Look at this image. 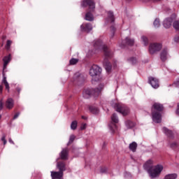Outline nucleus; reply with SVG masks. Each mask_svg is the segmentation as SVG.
Masks as SVG:
<instances>
[{
  "label": "nucleus",
  "mask_w": 179,
  "mask_h": 179,
  "mask_svg": "<svg viewBox=\"0 0 179 179\" xmlns=\"http://www.w3.org/2000/svg\"><path fill=\"white\" fill-rule=\"evenodd\" d=\"M94 48L96 50H103L105 54V59L103 61V65L105 66V69L106 71L110 72L111 71V63L107 61V58H110L111 57V52L108 50V48L106 46V45L103 44L101 40H97L94 42Z\"/></svg>",
  "instance_id": "obj_1"
},
{
  "label": "nucleus",
  "mask_w": 179,
  "mask_h": 179,
  "mask_svg": "<svg viewBox=\"0 0 179 179\" xmlns=\"http://www.w3.org/2000/svg\"><path fill=\"white\" fill-rule=\"evenodd\" d=\"M143 168L146 170L147 173H148L150 178H157L162 171H163V166L157 165L153 166V162L152 159L147 161L143 165Z\"/></svg>",
  "instance_id": "obj_2"
},
{
  "label": "nucleus",
  "mask_w": 179,
  "mask_h": 179,
  "mask_svg": "<svg viewBox=\"0 0 179 179\" xmlns=\"http://www.w3.org/2000/svg\"><path fill=\"white\" fill-rule=\"evenodd\" d=\"M103 89H104V85L101 84L94 90H85L83 93V98L89 99L90 96H94L95 97H97V96L101 93Z\"/></svg>",
  "instance_id": "obj_3"
},
{
  "label": "nucleus",
  "mask_w": 179,
  "mask_h": 179,
  "mask_svg": "<svg viewBox=\"0 0 179 179\" xmlns=\"http://www.w3.org/2000/svg\"><path fill=\"white\" fill-rule=\"evenodd\" d=\"M113 108L117 113H120V114L123 115L124 117L125 115H128L129 114V108H128L127 106L122 104V103H113L112 105Z\"/></svg>",
  "instance_id": "obj_4"
},
{
  "label": "nucleus",
  "mask_w": 179,
  "mask_h": 179,
  "mask_svg": "<svg viewBox=\"0 0 179 179\" xmlns=\"http://www.w3.org/2000/svg\"><path fill=\"white\" fill-rule=\"evenodd\" d=\"M101 68L97 65H93L90 69V76L92 77V79H94V80H99V77L101 74Z\"/></svg>",
  "instance_id": "obj_5"
},
{
  "label": "nucleus",
  "mask_w": 179,
  "mask_h": 179,
  "mask_svg": "<svg viewBox=\"0 0 179 179\" xmlns=\"http://www.w3.org/2000/svg\"><path fill=\"white\" fill-rule=\"evenodd\" d=\"M162 44L160 43H151L149 47V52L151 55H153L155 52H157L162 50Z\"/></svg>",
  "instance_id": "obj_6"
},
{
  "label": "nucleus",
  "mask_w": 179,
  "mask_h": 179,
  "mask_svg": "<svg viewBox=\"0 0 179 179\" xmlns=\"http://www.w3.org/2000/svg\"><path fill=\"white\" fill-rule=\"evenodd\" d=\"M81 6L83 8H86V6H89L90 12H92L94 9V8H96L94 1H93V0H83V3H81Z\"/></svg>",
  "instance_id": "obj_7"
},
{
  "label": "nucleus",
  "mask_w": 179,
  "mask_h": 179,
  "mask_svg": "<svg viewBox=\"0 0 179 179\" xmlns=\"http://www.w3.org/2000/svg\"><path fill=\"white\" fill-rule=\"evenodd\" d=\"M152 115L154 122L156 124H160V122H162V114H160V113L152 110Z\"/></svg>",
  "instance_id": "obj_8"
},
{
  "label": "nucleus",
  "mask_w": 179,
  "mask_h": 179,
  "mask_svg": "<svg viewBox=\"0 0 179 179\" xmlns=\"http://www.w3.org/2000/svg\"><path fill=\"white\" fill-rule=\"evenodd\" d=\"M148 82L154 89H157L159 86V80L155 77H150L148 78Z\"/></svg>",
  "instance_id": "obj_9"
},
{
  "label": "nucleus",
  "mask_w": 179,
  "mask_h": 179,
  "mask_svg": "<svg viewBox=\"0 0 179 179\" xmlns=\"http://www.w3.org/2000/svg\"><path fill=\"white\" fill-rule=\"evenodd\" d=\"M52 179H64V173L59 171H51Z\"/></svg>",
  "instance_id": "obj_10"
},
{
  "label": "nucleus",
  "mask_w": 179,
  "mask_h": 179,
  "mask_svg": "<svg viewBox=\"0 0 179 179\" xmlns=\"http://www.w3.org/2000/svg\"><path fill=\"white\" fill-rule=\"evenodd\" d=\"M56 167L61 173H64V171H66V164L64 162H58Z\"/></svg>",
  "instance_id": "obj_11"
},
{
  "label": "nucleus",
  "mask_w": 179,
  "mask_h": 179,
  "mask_svg": "<svg viewBox=\"0 0 179 179\" xmlns=\"http://www.w3.org/2000/svg\"><path fill=\"white\" fill-rule=\"evenodd\" d=\"M172 24H173V18L171 17L166 18L163 22V26L165 29H170L171 27Z\"/></svg>",
  "instance_id": "obj_12"
},
{
  "label": "nucleus",
  "mask_w": 179,
  "mask_h": 179,
  "mask_svg": "<svg viewBox=\"0 0 179 179\" xmlns=\"http://www.w3.org/2000/svg\"><path fill=\"white\" fill-rule=\"evenodd\" d=\"M80 27L83 31H86L87 33L91 31V30L93 29V27H92V24L90 23L83 24L80 26Z\"/></svg>",
  "instance_id": "obj_13"
},
{
  "label": "nucleus",
  "mask_w": 179,
  "mask_h": 179,
  "mask_svg": "<svg viewBox=\"0 0 179 179\" xmlns=\"http://www.w3.org/2000/svg\"><path fill=\"white\" fill-rule=\"evenodd\" d=\"M68 153H69L68 148H64L62 150V152L59 154V156L62 160H68Z\"/></svg>",
  "instance_id": "obj_14"
},
{
  "label": "nucleus",
  "mask_w": 179,
  "mask_h": 179,
  "mask_svg": "<svg viewBox=\"0 0 179 179\" xmlns=\"http://www.w3.org/2000/svg\"><path fill=\"white\" fill-rule=\"evenodd\" d=\"M167 55H168L167 48H164L161 52V54H160V58L162 61H166V59H167Z\"/></svg>",
  "instance_id": "obj_15"
},
{
  "label": "nucleus",
  "mask_w": 179,
  "mask_h": 179,
  "mask_svg": "<svg viewBox=\"0 0 179 179\" xmlns=\"http://www.w3.org/2000/svg\"><path fill=\"white\" fill-rule=\"evenodd\" d=\"M152 108H154V110H155L156 111H163V105H162L159 103H155L152 105Z\"/></svg>",
  "instance_id": "obj_16"
},
{
  "label": "nucleus",
  "mask_w": 179,
  "mask_h": 179,
  "mask_svg": "<svg viewBox=\"0 0 179 179\" xmlns=\"http://www.w3.org/2000/svg\"><path fill=\"white\" fill-rule=\"evenodd\" d=\"M2 84L4 85L6 90H8V92H9V83H8V80H6V76H5V73H3V80H2Z\"/></svg>",
  "instance_id": "obj_17"
},
{
  "label": "nucleus",
  "mask_w": 179,
  "mask_h": 179,
  "mask_svg": "<svg viewBox=\"0 0 179 179\" xmlns=\"http://www.w3.org/2000/svg\"><path fill=\"white\" fill-rule=\"evenodd\" d=\"M6 106L7 108H9L10 110V108H13V106H14L13 99H12L11 98H9L6 101Z\"/></svg>",
  "instance_id": "obj_18"
},
{
  "label": "nucleus",
  "mask_w": 179,
  "mask_h": 179,
  "mask_svg": "<svg viewBox=\"0 0 179 179\" xmlns=\"http://www.w3.org/2000/svg\"><path fill=\"white\" fill-rule=\"evenodd\" d=\"M162 131L169 138H173V131L169 130L166 127H163Z\"/></svg>",
  "instance_id": "obj_19"
},
{
  "label": "nucleus",
  "mask_w": 179,
  "mask_h": 179,
  "mask_svg": "<svg viewBox=\"0 0 179 179\" xmlns=\"http://www.w3.org/2000/svg\"><path fill=\"white\" fill-rule=\"evenodd\" d=\"M136 148H138V143L134 141L129 144V148L131 150V152H136Z\"/></svg>",
  "instance_id": "obj_20"
},
{
  "label": "nucleus",
  "mask_w": 179,
  "mask_h": 179,
  "mask_svg": "<svg viewBox=\"0 0 179 179\" xmlns=\"http://www.w3.org/2000/svg\"><path fill=\"white\" fill-rule=\"evenodd\" d=\"M94 20V17H93V14H92V13L88 12L85 14V20H87L88 22H92Z\"/></svg>",
  "instance_id": "obj_21"
},
{
  "label": "nucleus",
  "mask_w": 179,
  "mask_h": 179,
  "mask_svg": "<svg viewBox=\"0 0 179 179\" xmlns=\"http://www.w3.org/2000/svg\"><path fill=\"white\" fill-rule=\"evenodd\" d=\"M124 43H126L127 45H134V44L135 43V41L127 37L124 41Z\"/></svg>",
  "instance_id": "obj_22"
},
{
  "label": "nucleus",
  "mask_w": 179,
  "mask_h": 179,
  "mask_svg": "<svg viewBox=\"0 0 179 179\" xmlns=\"http://www.w3.org/2000/svg\"><path fill=\"white\" fill-rule=\"evenodd\" d=\"M125 124L128 129H131V128H134V127H135V124L131 122V120L126 121Z\"/></svg>",
  "instance_id": "obj_23"
},
{
  "label": "nucleus",
  "mask_w": 179,
  "mask_h": 179,
  "mask_svg": "<svg viewBox=\"0 0 179 179\" xmlns=\"http://www.w3.org/2000/svg\"><path fill=\"white\" fill-rule=\"evenodd\" d=\"M3 61L4 62V68H5V67H6L8 64H9V62H10V55H9L8 56L5 57L3 59Z\"/></svg>",
  "instance_id": "obj_24"
},
{
  "label": "nucleus",
  "mask_w": 179,
  "mask_h": 179,
  "mask_svg": "<svg viewBox=\"0 0 179 179\" xmlns=\"http://www.w3.org/2000/svg\"><path fill=\"white\" fill-rule=\"evenodd\" d=\"M109 129H110L112 134H114L117 129V124L115 123H110L109 124Z\"/></svg>",
  "instance_id": "obj_25"
},
{
  "label": "nucleus",
  "mask_w": 179,
  "mask_h": 179,
  "mask_svg": "<svg viewBox=\"0 0 179 179\" xmlns=\"http://www.w3.org/2000/svg\"><path fill=\"white\" fill-rule=\"evenodd\" d=\"M177 178V174L171 173L165 176L164 179H176Z\"/></svg>",
  "instance_id": "obj_26"
},
{
  "label": "nucleus",
  "mask_w": 179,
  "mask_h": 179,
  "mask_svg": "<svg viewBox=\"0 0 179 179\" xmlns=\"http://www.w3.org/2000/svg\"><path fill=\"white\" fill-rule=\"evenodd\" d=\"M108 17L110 22H114V13L112 11L108 12Z\"/></svg>",
  "instance_id": "obj_27"
},
{
  "label": "nucleus",
  "mask_w": 179,
  "mask_h": 179,
  "mask_svg": "<svg viewBox=\"0 0 179 179\" xmlns=\"http://www.w3.org/2000/svg\"><path fill=\"white\" fill-rule=\"evenodd\" d=\"M128 62H129V64H131L132 65H135V64L138 62V59H136V57H130L129 59H128Z\"/></svg>",
  "instance_id": "obj_28"
},
{
  "label": "nucleus",
  "mask_w": 179,
  "mask_h": 179,
  "mask_svg": "<svg viewBox=\"0 0 179 179\" xmlns=\"http://www.w3.org/2000/svg\"><path fill=\"white\" fill-rule=\"evenodd\" d=\"M111 120H112L113 122H114L115 124H117V122H118V116H117V114L114 113L111 116Z\"/></svg>",
  "instance_id": "obj_29"
},
{
  "label": "nucleus",
  "mask_w": 179,
  "mask_h": 179,
  "mask_svg": "<svg viewBox=\"0 0 179 179\" xmlns=\"http://www.w3.org/2000/svg\"><path fill=\"white\" fill-rule=\"evenodd\" d=\"M153 24H154V27H155V29L160 27V20H159L157 18L155 19Z\"/></svg>",
  "instance_id": "obj_30"
},
{
  "label": "nucleus",
  "mask_w": 179,
  "mask_h": 179,
  "mask_svg": "<svg viewBox=\"0 0 179 179\" xmlns=\"http://www.w3.org/2000/svg\"><path fill=\"white\" fill-rule=\"evenodd\" d=\"M76 128H78V122L76 120H74L71 122V129L75 130L76 129Z\"/></svg>",
  "instance_id": "obj_31"
},
{
  "label": "nucleus",
  "mask_w": 179,
  "mask_h": 179,
  "mask_svg": "<svg viewBox=\"0 0 179 179\" xmlns=\"http://www.w3.org/2000/svg\"><path fill=\"white\" fill-rule=\"evenodd\" d=\"M141 40L144 43V45H148V44H149V39H148V37L143 36Z\"/></svg>",
  "instance_id": "obj_32"
},
{
  "label": "nucleus",
  "mask_w": 179,
  "mask_h": 179,
  "mask_svg": "<svg viewBox=\"0 0 179 179\" xmlns=\"http://www.w3.org/2000/svg\"><path fill=\"white\" fill-rule=\"evenodd\" d=\"M90 110L92 114H99V108L94 107H90Z\"/></svg>",
  "instance_id": "obj_33"
},
{
  "label": "nucleus",
  "mask_w": 179,
  "mask_h": 179,
  "mask_svg": "<svg viewBox=\"0 0 179 179\" xmlns=\"http://www.w3.org/2000/svg\"><path fill=\"white\" fill-rule=\"evenodd\" d=\"M79 62V59L73 58L69 61L70 65H76Z\"/></svg>",
  "instance_id": "obj_34"
},
{
  "label": "nucleus",
  "mask_w": 179,
  "mask_h": 179,
  "mask_svg": "<svg viewBox=\"0 0 179 179\" xmlns=\"http://www.w3.org/2000/svg\"><path fill=\"white\" fill-rule=\"evenodd\" d=\"M73 78L76 79V80H77V82H79V80H82L83 77H82V76L79 75V73H76L73 76Z\"/></svg>",
  "instance_id": "obj_35"
},
{
  "label": "nucleus",
  "mask_w": 179,
  "mask_h": 179,
  "mask_svg": "<svg viewBox=\"0 0 179 179\" xmlns=\"http://www.w3.org/2000/svg\"><path fill=\"white\" fill-rule=\"evenodd\" d=\"M173 26L176 30H179V21H175L173 24Z\"/></svg>",
  "instance_id": "obj_36"
},
{
  "label": "nucleus",
  "mask_w": 179,
  "mask_h": 179,
  "mask_svg": "<svg viewBox=\"0 0 179 179\" xmlns=\"http://www.w3.org/2000/svg\"><path fill=\"white\" fill-rule=\"evenodd\" d=\"M170 148L172 149H177L178 148V144L176 142H173L170 144Z\"/></svg>",
  "instance_id": "obj_37"
},
{
  "label": "nucleus",
  "mask_w": 179,
  "mask_h": 179,
  "mask_svg": "<svg viewBox=\"0 0 179 179\" xmlns=\"http://www.w3.org/2000/svg\"><path fill=\"white\" fill-rule=\"evenodd\" d=\"M10 45H12V41L8 40L6 45V50H9V48H10Z\"/></svg>",
  "instance_id": "obj_38"
},
{
  "label": "nucleus",
  "mask_w": 179,
  "mask_h": 179,
  "mask_svg": "<svg viewBox=\"0 0 179 179\" xmlns=\"http://www.w3.org/2000/svg\"><path fill=\"white\" fill-rule=\"evenodd\" d=\"M1 141H2V142H3V145H6V143H7V141H6V135H5V134H3L2 135Z\"/></svg>",
  "instance_id": "obj_39"
},
{
  "label": "nucleus",
  "mask_w": 179,
  "mask_h": 179,
  "mask_svg": "<svg viewBox=\"0 0 179 179\" xmlns=\"http://www.w3.org/2000/svg\"><path fill=\"white\" fill-rule=\"evenodd\" d=\"M75 136H73V135H71V136H70V138H69V143H68V145H70V143H72V142H73L74 141H75Z\"/></svg>",
  "instance_id": "obj_40"
},
{
  "label": "nucleus",
  "mask_w": 179,
  "mask_h": 179,
  "mask_svg": "<svg viewBox=\"0 0 179 179\" xmlns=\"http://www.w3.org/2000/svg\"><path fill=\"white\" fill-rule=\"evenodd\" d=\"M86 126H87V124L85 123V124H82L81 127H80L81 131H83V129H86Z\"/></svg>",
  "instance_id": "obj_41"
},
{
  "label": "nucleus",
  "mask_w": 179,
  "mask_h": 179,
  "mask_svg": "<svg viewBox=\"0 0 179 179\" xmlns=\"http://www.w3.org/2000/svg\"><path fill=\"white\" fill-rule=\"evenodd\" d=\"M19 115H20V113H17L14 117H13V120H16V118H17V117H19Z\"/></svg>",
  "instance_id": "obj_42"
},
{
  "label": "nucleus",
  "mask_w": 179,
  "mask_h": 179,
  "mask_svg": "<svg viewBox=\"0 0 179 179\" xmlns=\"http://www.w3.org/2000/svg\"><path fill=\"white\" fill-rule=\"evenodd\" d=\"M107 171H108L107 168H103L101 169V173H107Z\"/></svg>",
  "instance_id": "obj_43"
},
{
  "label": "nucleus",
  "mask_w": 179,
  "mask_h": 179,
  "mask_svg": "<svg viewBox=\"0 0 179 179\" xmlns=\"http://www.w3.org/2000/svg\"><path fill=\"white\" fill-rule=\"evenodd\" d=\"M114 33H115V31L113 29L110 35V38H113L114 37Z\"/></svg>",
  "instance_id": "obj_44"
},
{
  "label": "nucleus",
  "mask_w": 179,
  "mask_h": 179,
  "mask_svg": "<svg viewBox=\"0 0 179 179\" xmlns=\"http://www.w3.org/2000/svg\"><path fill=\"white\" fill-rule=\"evenodd\" d=\"M8 141H9L10 143H12L13 145H15V142H13V140H12L11 138H8Z\"/></svg>",
  "instance_id": "obj_45"
},
{
  "label": "nucleus",
  "mask_w": 179,
  "mask_h": 179,
  "mask_svg": "<svg viewBox=\"0 0 179 179\" xmlns=\"http://www.w3.org/2000/svg\"><path fill=\"white\" fill-rule=\"evenodd\" d=\"M176 114H177V115H179V103H178V108L176 110Z\"/></svg>",
  "instance_id": "obj_46"
},
{
  "label": "nucleus",
  "mask_w": 179,
  "mask_h": 179,
  "mask_svg": "<svg viewBox=\"0 0 179 179\" xmlns=\"http://www.w3.org/2000/svg\"><path fill=\"white\" fill-rule=\"evenodd\" d=\"M3 108V103H2L1 101H0V110H2Z\"/></svg>",
  "instance_id": "obj_47"
},
{
  "label": "nucleus",
  "mask_w": 179,
  "mask_h": 179,
  "mask_svg": "<svg viewBox=\"0 0 179 179\" xmlns=\"http://www.w3.org/2000/svg\"><path fill=\"white\" fill-rule=\"evenodd\" d=\"M2 89H3V88H2V86L0 85V93L2 92Z\"/></svg>",
  "instance_id": "obj_48"
},
{
  "label": "nucleus",
  "mask_w": 179,
  "mask_h": 179,
  "mask_svg": "<svg viewBox=\"0 0 179 179\" xmlns=\"http://www.w3.org/2000/svg\"><path fill=\"white\" fill-rule=\"evenodd\" d=\"M154 2H159V1H162V0H152Z\"/></svg>",
  "instance_id": "obj_49"
},
{
  "label": "nucleus",
  "mask_w": 179,
  "mask_h": 179,
  "mask_svg": "<svg viewBox=\"0 0 179 179\" xmlns=\"http://www.w3.org/2000/svg\"><path fill=\"white\" fill-rule=\"evenodd\" d=\"M3 40H6V36H3Z\"/></svg>",
  "instance_id": "obj_50"
},
{
  "label": "nucleus",
  "mask_w": 179,
  "mask_h": 179,
  "mask_svg": "<svg viewBox=\"0 0 179 179\" xmlns=\"http://www.w3.org/2000/svg\"><path fill=\"white\" fill-rule=\"evenodd\" d=\"M82 118H83V120H85V116H83Z\"/></svg>",
  "instance_id": "obj_51"
},
{
  "label": "nucleus",
  "mask_w": 179,
  "mask_h": 179,
  "mask_svg": "<svg viewBox=\"0 0 179 179\" xmlns=\"http://www.w3.org/2000/svg\"><path fill=\"white\" fill-rule=\"evenodd\" d=\"M177 85H179V82H177Z\"/></svg>",
  "instance_id": "obj_52"
},
{
  "label": "nucleus",
  "mask_w": 179,
  "mask_h": 179,
  "mask_svg": "<svg viewBox=\"0 0 179 179\" xmlns=\"http://www.w3.org/2000/svg\"><path fill=\"white\" fill-rule=\"evenodd\" d=\"M1 117H2V116L0 115V120H1Z\"/></svg>",
  "instance_id": "obj_53"
}]
</instances>
